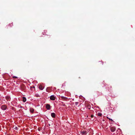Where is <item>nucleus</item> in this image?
Listing matches in <instances>:
<instances>
[{"label": "nucleus", "instance_id": "f257e3e1", "mask_svg": "<svg viewBox=\"0 0 135 135\" xmlns=\"http://www.w3.org/2000/svg\"><path fill=\"white\" fill-rule=\"evenodd\" d=\"M7 108V107L6 105H4L1 106V109L3 110H6Z\"/></svg>", "mask_w": 135, "mask_h": 135}, {"label": "nucleus", "instance_id": "f03ea898", "mask_svg": "<svg viewBox=\"0 0 135 135\" xmlns=\"http://www.w3.org/2000/svg\"><path fill=\"white\" fill-rule=\"evenodd\" d=\"M115 128L114 127H112L110 128V130L112 132H114L115 131Z\"/></svg>", "mask_w": 135, "mask_h": 135}, {"label": "nucleus", "instance_id": "7ed1b4c3", "mask_svg": "<svg viewBox=\"0 0 135 135\" xmlns=\"http://www.w3.org/2000/svg\"><path fill=\"white\" fill-rule=\"evenodd\" d=\"M55 97L53 95L51 96L50 97V99L51 100H54L55 99Z\"/></svg>", "mask_w": 135, "mask_h": 135}, {"label": "nucleus", "instance_id": "20e7f679", "mask_svg": "<svg viewBox=\"0 0 135 135\" xmlns=\"http://www.w3.org/2000/svg\"><path fill=\"white\" fill-rule=\"evenodd\" d=\"M50 106L49 104H47L46 105V108L48 110H49L50 109Z\"/></svg>", "mask_w": 135, "mask_h": 135}, {"label": "nucleus", "instance_id": "39448f33", "mask_svg": "<svg viewBox=\"0 0 135 135\" xmlns=\"http://www.w3.org/2000/svg\"><path fill=\"white\" fill-rule=\"evenodd\" d=\"M30 111L31 112L33 113V112H34V109L33 108H30Z\"/></svg>", "mask_w": 135, "mask_h": 135}, {"label": "nucleus", "instance_id": "423d86ee", "mask_svg": "<svg viewBox=\"0 0 135 135\" xmlns=\"http://www.w3.org/2000/svg\"><path fill=\"white\" fill-rule=\"evenodd\" d=\"M51 115L53 118H55V114L54 113H52L51 114Z\"/></svg>", "mask_w": 135, "mask_h": 135}, {"label": "nucleus", "instance_id": "0eeeda50", "mask_svg": "<svg viewBox=\"0 0 135 135\" xmlns=\"http://www.w3.org/2000/svg\"><path fill=\"white\" fill-rule=\"evenodd\" d=\"M81 133L84 135H85L86 134V131H81Z\"/></svg>", "mask_w": 135, "mask_h": 135}, {"label": "nucleus", "instance_id": "6e6552de", "mask_svg": "<svg viewBox=\"0 0 135 135\" xmlns=\"http://www.w3.org/2000/svg\"><path fill=\"white\" fill-rule=\"evenodd\" d=\"M39 89L41 90H42L44 88V87H43L41 85H40L39 86Z\"/></svg>", "mask_w": 135, "mask_h": 135}, {"label": "nucleus", "instance_id": "1a4fd4ad", "mask_svg": "<svg viewBox=\"0 0 135 135\" xmlns=\"http://www.w3.org/2000/svg\"><path fill=\"white\" fill-rule=\"evenodd\" d=\"M61 98L62 99L64 100H66L67 99H68V98L65 97H64L63 96L61 97Z\"/></svg>", "mask_w": 135, "mask_h": 135}, {"label": "nucleus", "instance_id": "9d476101", "mask_svg": "<svg viewBox=\"0 0 135 135\" xmlns=\"http://www.w3.org/2000/svg\"><path fill=\"white\" fill-rule=\"evenodd\" d=\"M23 101V102H25L26 100V98L24 97H22Z\"/></svg>", "mask_w": 135, "mask_h": 135}, {"label": "nucleus", "instance_id": "9b49d317", "mask_svg": "<svg viewBox=\"0 0 135 135\" xmlns=\"http://www.w3.org/2000/svg\"><path fill=\"white\" fill-rule=\"evenodd\" d=\"M6 99L7 100H9L10 99V97H6Z\"/></svg>", "mask_w": 135, "mask_h": 135}, {"label": "nucleus", "instance_id": "f8f14e48", "mask_svg": "<svg viewBox=\"0 0 135 135\" xmlns=\"http://www.w3.org/2000/svg\"><path fill=\"white\" fill-rule=\"evenodd\" d=\"M98 115L99 116H101L102 115V114L100 113H98Z\"/></svg>", "mask_w": 135, "mask_h": 135}, {"label": "nucleus", "instance_id": "ddd939ff", "mask_svg": "<svg viewBox=\"0 0 135 135\" xmlns=\"http://www.w3.org/2000/svg\"><path fill=\"white\" fill-rule=\"evenodd\" d=\"M108 90L109 91H110L111 90L112 88L111 86H110V87H108Z\"/></svg>", "mask_w": 135, "mask_h": 135}, {"label": "nucleus", "instance_id": "4468645a", "mask_svg": "<svg viewBox=\"0 0 135 135\" xmlns=\"http://www.w3.org/2000/svg\"><path fill=\"white\" fill-rule=\"evenodd\" d=\"M107 118L108 119L110 120H111L112 121H113L112 119L109 118L108 117H107Z\"/></svg>", "mask_w": 135, "mask_h": 135}, {"label": "nucleus", "instance_id": "2eb2a0df", "mask_svg": "<svg viewBox=\"0 0 135 135\" xmlns=\"http://www.w3.org/2000/svg\"><path fill=\"white\" fill-rule=\"evenodd\" d=\"M87 108H88L89 109H90V106L89 105H88L87 107Z\"/></svg>", "mask_w": 135, "mask_h": 135}, {"label": "nucleus", "instance_id": "dca6fc26", "mask_svg": "<svg viewBox=\"0 0 135 135\" xmlns=\"http://www.w3.org/2000/svg\"><path fill=\"white\" fill-rule=\"evenodd\" d=\"M12 77L13 78H17V77L15 76H13Z\"/></svg>", "mask_w": 135, "mask_h": 135}, {"label": "nucleus", "instance_id": "f3484780", "mask_svg": "<svg viewBox=\"0 0 135 135\" xmlns=\"http://www.w3.org/2000/svg\"><path fill=\"white\" fill-rule=\"evenodd\" d=\"M18 128L17 127H15L14 128V129H15L16 130H17Z\"/></svg>", "mask_w": 135, "mask_h": 135}, {"label": "nucleus", "instance_id": "a211bd4d", "mask_svg": "<svg viewBox=\"0 0 135 135\" xmlns=\"http://www.w3.org/2000/svg\"><path fill=\"white\" fill-rule=\"evenodd\" d=\"M78 102H75V105H78Z\"/></svg>", "mask_w": 135, "mask_h": 135}, {"label": "nucleus", "instance_id": "6ab92c4d", "mask_svg": "<svg viewBox=\"0 0 135 135\" xmlns=\"http://www.w3.org/2000/svg\"><path fill=\"white\" fill-rule=\"evenodd\" d=\"M100 62L101 64H103V62Z\"/></svg>", "mask_w": 135, "mask_h": 135}, {"label": "nucleus", "instance_id": "aec40b11", "mask_svg": "<svg viewBox=\"0 0 135 135\" xmlns=\"http://www.w3.org/2000/svg\"><path fill=\"white\" fill-rule=\"evenodd\" d=\"M93 117V115H91V117L92 118Z\"/></svg>", "mask_w": 135, "mask_h": 135}, {"label": "nucleus", "instance_id": "412c9836", "mask_svg": "<svg viewBox=\"0 0 135 135\" xmlns=\"http://www.w3.org/2000/svg\"><path fill=\"white\" fill-rule=\"evenodd\" d=\"M20 107L21 108H22V107L21 106H20Z\"/></svg>", "mask_w": 135, "mask_h": 135}, {"label": "nucleus", "instance_id": "4be33fe9", "mask_svg": "<svg viewBox=\"0 0 135 135\" xmlns=\"http://www.w3.org/2000/svg\"><path fill=\"white\" fill-rule=\"evenodd\" d=\"M103 121H104V119H103Z\"/></svg>", "mask_w": 135, "mask_h": 135}, {"label": "nucleus", "instance_id": "5701e85b", "mask_svg": "<svg viewBox=\"0 0 135 135\" xmlns=\"http://www.w3.org/2000/svg\"><path fill=\"white\" fill-rule=\"evenodd\" d=\"M64 105V106H65V105Z\"/></svg>", "mask_w": 135, "mask_h": 135}]
</instances>
